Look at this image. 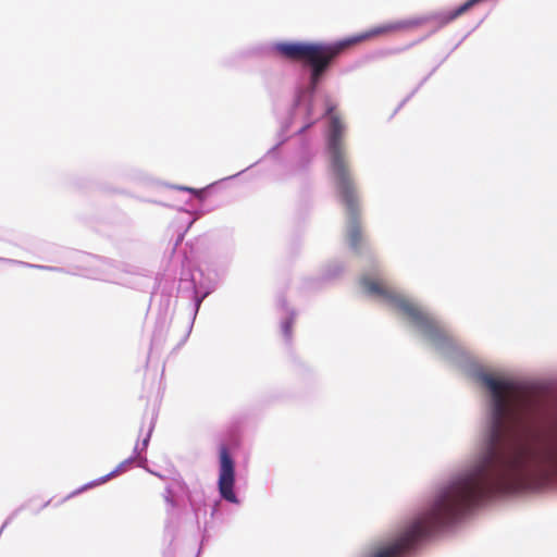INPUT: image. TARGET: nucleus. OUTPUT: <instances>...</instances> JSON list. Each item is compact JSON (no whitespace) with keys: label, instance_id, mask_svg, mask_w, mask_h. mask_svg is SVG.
<instances>
[{"label":"nucleus","instance_id":"obj_7","mask_svg":"<svg viewBox=\"0 0 557 557\" xmlns=\"http://www.w3.org/2000/svg\"><path fill=\"white\" fill-rule=\"evenodd\" d=\"M293 325H294V319H293L292 317L287 318V319L282 323V331H283L284 335H285L287 338H290V336H292Z\"/></svg>","mask_w":557,"mask_h":557},{"label":"nucleus","instance_id":"obj_5","mask_svg":"<svg viewBox=\"0 0 557 557\" xmlns=\"http://www.w3.org/2000/svg\"><path fill=\"white\" fill-rule=\"evenodd\" d=\"M235 463L225 446L220 448V473L219 492L223 499L237 504L238 499L234 493Z\"/></svg>","mask_w":557,"mask_h":557},{"label":"nucleus","instance_id":"obj_6","mask_svg":"<svg viewBox=\"0 0 557 557\" xmlns=\"http://www.w3.org/2000/svg\"><path fill=\"white\" fill-rule=\"evenodd\" d=\"M483 0H467L465 3L459 5L458 8L448 11L446 13L438 14L434 16L440 27H443L450 22L455 21L462 14L467 13L470 9H472L478 3L482 2Z\"/></svg>","mask_w":557,"mask_h":557},{"label":"nucleus","instance_id":"obj_2","mask_svg":"<svg viewBox=\"0 0 557 557\" xmlns=\"http://www.w3.org/2000/svg\"><path fill=\"white\" fill-rule=\"evenodd\" d=\"M428 21V17L401 20L375 26L362 34L335 42H281L275 49L285 59L302 62L310 67V87L314 90L333 61L347 48L373 37L416 28Z\"/></svg>","mask_w":557,"mask_h":557},{"label":"nucleus","instance_id":"obj_1","mask_svg":"<svg viewBox=\"0 0 557 557\" xmlns=\"http://www.w3.org/2000/svg\"><path fill=\"white\" fill-rule=\"evenodd\" d=\"M480 380L492 396V423L480 461L445 487L431 508L396 541L371 557H401L417 542L453 522L484 498L521 485L533 469L557 473V434L542 447L530 446L521 434L533 410L529 393L518 383L491 374H482Z\"/></svg>","mask_w":557,"mask_h":557},{"label":"nucleus","instance_id":"obj_3","mask_svg":"<svg viewBox=\"0 0 557 557\" xmlns=\"http://www.w3.org/2000/svg\"><path fill=\"white\" fill-rule=\"evenodd\" d=\"M326 147L335 191L347 215L348 240L352 248H357L362 240L360 201L348 160L345 125L337 115L331 116Z\"/></svg>","mask_w":557,"mask_h":557},{"label":"nucleus","instance_id":"obj_4","mask_svg":"<svg viewBox=\"0 0 557 557\" xmlns=\"http://www.w3.org/2000/svg\"><path fill=\"white\" fill-rule=\"evenodd\" d=\"M360 283L363 289L370 295L392 298L396 309L407 315L416 324L424 327L431 326L432 321L428 314H425L417 305L407 299L392 297L383 282L364 276L361 278Z\"/></svg>","mask_w":557,"mask_h":557}]
</instances>
